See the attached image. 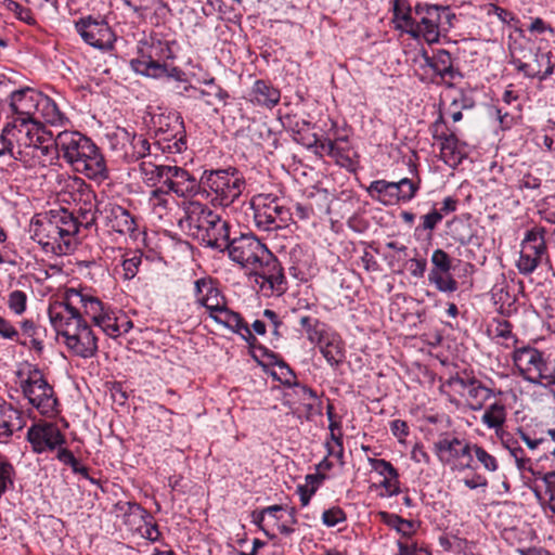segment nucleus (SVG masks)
Masks as SVG:
<instances>
[{
  "label": "nucleus",
  "instance_id": "obj_1",
  "mask_svg": "<svg viewBox=\"0 0 555 555\" xmlns=\"http://www.w3.org/2000/svg\"><path fill=\"white\" fill-rule=\"evenodd\" d=\"M57 156L64 159L76 172L89 179L104 180L107 167L104 156L93 141L78 131H62L50 142Z\"/></svg>",
  "mask_w": 555,
  "mask_h": 555
},
{
  "label": "nucleus",
  "instance_id": "obj_2",
  "mask_svg": "<svg viewBox=\"0 0 555 555\" xmlns=\"http://www.w3.org/2000/svg\"><path fill=\"white\" fill-rule=\"evenodd\" d=\"M30 233L46 251L67 255L74 250L78 222L75 215L67 209L50 210L33 218Z\"/></svg>",
  "mask_w": 555,
  "mask_h": 555
},
{
  "label": "nucleus",
  "instance_id": "obj_3",
  "mask_svg": "<svg viewBox=\"0 0 555 555\" xmlns=\"http://www.w3.org/2000/svg\"><path fill=\"white\" fill-rule=\"evenodd\" d=\"M184 219L189 233L202 245L224 251L230 241V223L207 205L198 201L183 203Z\"/></svg>",
  "mask_w": 555,
  "mask_h": 555
},
{
  "label": "nucleus",
  "instance_id": "obj_4",
  "mask_svg": "<svg viewBox=\"0 0 555 555\" xmlns=\"http://www.w3.org/2000/svg\"><path fill=\"white\" fill-rule=\"evenodd\" d=\"M455 18L448 5L417 2L414 5L413 25L408 34L414 39L423 38L427 43H436L441 34L453 27Z\"/></svg>",
  "mask_w": 555,
  "mask_h": 555
},
{
  "label": "nucleus",
  "instance_id": "obj_5",
  "mask_svg": "<svg viewBox=\"0 0 555 555\" xmlns=\"http://www.w3.org/2000/svg\"><path fill=\"white\" fill-rule=\"evenodd\" d=\"M201 184L211 195V202L222 207L232 205L246 189L243 173L235 167L205 170Z\"/></svg>",
  "mask_w": 555,
  "mask_h": 555
},
{
  "label": "nucleus",
  "instance_id": "obj_6",
  "mask_svg": "<svg viewBox=\"0 0 555 555\" xmlns=\"http://www.w3.org/2000/svg\"><path fill=\"white\" fill-rule=\"evenodd\" d=\"M12 152V158L20 160L24 149L35 147L41 150L43 155L50 154L52 133L47 131L41 122H29L13 118L2 128Z\"/></svg>",
  "mask_w": 555,
  "mask_h": 555
},
{
  "label": "nucleus",
  "instance_id": "obj_7",
  "mask_svg": "<svg viewBox=\"0 0 555 555\" xmlns=\"http://www.w3.org/2000/svg\"><path fill=\"white\" fill-rule=\"evenodd\" d=\"M17 376L22 378L20 387L29 404L43 416H54L57 398L41 370L36 365L27 364L25 369L17 371Z\"/></svg>",
  "mask_w": 555,
  "mask_h": 555
},
{
  "label": "nucleus",
  "instance_id": "obj_8",
  "mask_svg": "<svg viewBox=\"0 0 555 555\" xmlns=\"http://www.w3.org/2000/svg\"><path fill=\"white\" fill-rule=\"evenodd\" d=\"M154 145L164 153L178 154L186 149L185 129L182 117L176 112L152 116Z\"/></svg>",
  "mask_w": 555,
  "mask_h": 555
},
{
  "label": "nucleus",
  "instance_id": "obj_9",
  "mask_svg": "<svg viewBox=\"0 0 555 555\" xmlns=\"http://www.w3.org/2000/svg\"><path fill=\"white\" fill-rule=\"evenodd\" d=\"M250 206L254 211V222L260 231H276L289 225L293 214L281 201L272 194L253 196Z\"/></svg>",
  "mask_w": 555,
  "mask_h": 555
},
{
  "label": "nucleus",
  "instance_id": "obj_10",
  "mask_svg": "<svg viewBox=\"0 0 555 555\" xmlns=\"http://www.w3.org/2000/svg\"><path fill=\"white\" fill-rule=\"evenodd\" d=\"M515 367L526 382L547 388L555 385V375L547 374V362L539 349L531 346L515 348L512 354Z\"/></svg>",
  "mask_w": 555,
  "mask_h": 555
},
{
  "label": "nucleus",
  "instance_id": "obj_11",
  "mask_svg": "<svg viewBox=\"0 0 555 555\" xmlns=\"http://www.w3.org/2000/svg\"><path fill=\"white\" fill-rule=\"evenodd\" d=\"M75 30L90 47L101 51L114 48L115 33L103 16H82L75 22Z\"/></svg>",
  "mask_w": 555,
  "mask_h": 555
},
{
  "label": "nucleus",
  "instance_id": "obj_12",
  "mask_svg": "<svg viewBox=\"0 0 555 555\" xmlns=\"http://www.w3.org/2000/svg\"><path fill=\"white\" fill-rule=\"evenodd\" d=\"M225 250L232 261L250 272L260 258L267 257L269 249L255 235L241 234L237 237L230 238Z\"/></svg>",
  "mask_w": 555,
  "mask_h": 555
},
{
  "label": "nucleus",
  "instance_id": "obj_13",
  "mask_svg": "<svg viewBox=\"0 0 555 555\" xmlns=\"http://www.w3.org/2000/svg\"><path fill=\"white\" fill-rule=\"evenodd\" d=\"M544 229L533 228L527 231L521 242V249L516 267L520 274L529 275L540 266L547 253Z\"/></svg>",
  "mask_w": 555,
  "mask_h": 555
},
{
  "label": "nucleus",
  "instance_id": "obj_14",
  "mask_svg": "<svg viewBox=\"0 0 555 555\" xmlns=\"http://www.w3.org/2000/svg\"><path fill=\"white\" fill-rule=\"evenodd\" d=\"M472 446L456 437L444 436L434 443V452L443 465L464 469L470 467L473 461Z\"/></svg>",
  "mask_w": 555,
  "mask_h": 555
},
{
  "label": "nucleus",
  "instance_id": "obj_15",
  "mask_svg": "<svg viewBox=\"0 0 555 555\" xmlns=\"http://www.w3.org/2000/svg\"><path fill=\"white\" fill-rule=\"evenodd\" d=\"M430 132L435 140L440 141L441 159L452 168L459 166L466 156V144L461 143L455 132L447 127L441 113L431 125Z\"/></svg>",
  "mask_w": 555,
  "mask_h": 555
},
{
  "label": "nucleus",
  "instance_id": "obj_16",
  "mask_svg": "<svg viewBox=\"0 0 555 555\" xmlns=\"http://www.w3.org/2000/svg\"><path fill=\"white\" fill-rule=\"evenodd\" d=\"M27 441L35 453L54 451L66 443L65 436L55 423L40 421L34 423L27 430Z\"/></svg>",
  "mask_w": 555,
  "mask_h": 555
},
{
  "label": "nucleus",
  "instance_id": "obj_17",
  "mask_svg": "<svg viewBox=\"0 0 555 555\" xmlns=\"http://www.w3.org/2000/svg\"><path fill=\"white\" fill-rule=\"evenodd\" d=\"M68 186L72 189V198L78 206V216H75V220L78 222V228L80 225H83L85 228L92 227L96 221L95 193L91 190L90 185L78 178H76Z\"/></svg>",
  "mask_w": 555,
  "mask_h": 555
},
{
  "label": "nucleus",
  "instance_id": "obj_18",
  "mask_svg": "<svg viewBox=\"0 0 555 555\" xmlns=\"http://www.w3.org/2000/svg\"><path fill=\"white\" fill-rule=\"evenodd\" d=\"M48 317L52 327L62 337L68 335V332L83 321L79 309L75 305H69V300L66 298V291L64 292L63 300L50 302Z\"/></svg>",
  "mask_w": 555,
  "mask_h": 555
},
{
  "label": "nucleus",
  "instance_id": "obj_19",
  "mask_svg": "<svg viewBox=\"0 0 555 555\" xmlns=\"http://www.w3.org/2000/svg\"><path fill=\"white\" fill-rule=\"evenodd\" d=\"M430 261L433 268L428 273V282L434 284L435 287L446 294L454 293L459 288V283L450 274L452 269L451 257L440 248L433 251Z\"/></svg>",
  "mask_w": 555,
  "mask_h": 555
},
{
  "label": "nucleus",
  "instance_id": "obj_20",
  "mask_svg": "<svg viewBox=\"0 0 555 555\" xmlns=\"http://www.w3.org/2000/svg\"><path fill=\"white\" fill-rule=\"evenodd\" d=\"M552 56L551 51L537 49L530 51L529 54H525L522 59L513 60V64L526 77L544 80L554 72L555 63L552 61Z\"/></svg>",
  "mask_w": 555,
  "mask_h": 555
},
{
  "label": "nucleus",
  "instance_id": "obj_21",
  "mask_svg": "<svg viewBox=\"0 0 555 555\" xmlns=\"http://www.w3.org/2000/svg\"><path fill=\"white\" fill-rule=\"evenodd\" d=\"M40 91L33 88H23L9 95V106L15 119L29 122H40L37 116Z\"/></svg>",
  "mask_w": 555,
  "mask_h": 555
},
{
  "label": "nucleus",
  "instance_id": "obj_22",
  "mask_svg": "<svg viewBox=\"0 0 555 555\" xmlns=\"http://www.w3.org/2000/svg\"><path fill=\"white\" fill-rule=\"evenodd\" d=\"M67 349L75 356L88 359L98 351V338L83 320L64 337Z\"/></svg>",
  "mask_w": 555,
  "mask_h": 555
},
{
  "label": "nucleus",
  "instance_id": "obj_23",
  "mask_svg": "<svg viewBox=\"0 0 555 555\" xmlns=\"http://www.w3.org/2000/svg\"><path fill=\"white\" fill-rule=\"evenodd\" d=\"M255 275L256 282L263 288L267 284L271 291L283 292L284 274L276 257L270 251H267V257L260 258L259 262L249 272Z\"/></svg>",
  "mask_w": 555,
  "mask_h": 555
},
{
  "label": "nucleus",
  "instance_id": "obj_24",
  "mask_svg": "<svg viewBox=\"0 0 555 555\" xmlns=\"http://www.w3.org/2000/svg\"><path fill=\"white\" fill-rule=\"evenodd\" d=\"M201 185V181L197 182L188 170L181 167L169 166L166 170L164 189L166 188L169 193L186 197L196 194Z\"/></svg>",
  "mask_w": 555,
  "mask_h": 555
},
{
  "label": "nucleus",
  "instance_id": "obj_25",
  "mask_svg": "<svg viewBox=\"0 0 555 555\" xmlns=\"http://www.w3.org/2000/svg\"><path fill=\"white\" fill-rule=\"evenodd\" d=\"M195 302L204 307L209 317L227 304L225 297L211 279L202 278L194 283Z\"/></svg>",
  "mask_w": 555,
  "mask_h": 555
},
{
  "label": "nucleus",
  "instance_id": "obj_26",
  "mask_svg": "<svg viewBox=\"0 0 555 555\" xmlns=\"http://www.w3.org/2000/svg\"><path fill=\"white\" fill-rule=\"evenodd\" d=\"M367 192L372 198L378 201L383 205L389 206L395 205L399 202L408 203L411 201L413 191L403 193L400 191V186L396 182H389L386 180H374L367 188Z\"/></svg>",
  "mask_w": 555,
  "mask_h": 555
},
{
  "label": "nucleus",
  "instance_id": "obj_27",
  "mask_svg": "<svg viewBox=\"0 0 555 555\" xmlns=\"http://www.w3.org/2000/svg\"><path fill=\"white\" fill-rule=\"evenodd\" d=\"M25 426L22 412L7 401H0V443H8L11 437Z\"/></svg>",
  "mask_w": 555,
  "mask_h": 555
},
{
  "label": "nucleus",
  "instance_id": "obj_28",
  "mask_svg": "<svg viewBox=\"0 0 555 555\" xmlns=\"http://www.w3.org/2000/svg\"><path fill=\"white\" fill-rule=\"evenodd\" d=\"M66 298L69 300V305L81 306L85 313L89 315L95 323L96 319H100L104 313L102 301L93 296L86 288H66Z\"/></svg>",
  "mask_w": 555,
  "mask_h": 555
},
{
  "label": "nucleus",
  "instance_id": "obj_29",
  "mask_svg": "<svg viewBox=\"0 0 555 555\" xmlns=\"http://www.w3.org/2000/svg\"><path fill=\"white\" fill-rule=\"evenodd\" d=\"M216 323L231 330L232 332L240 334L244 340L250 343L255 340L248 324L244 321L242 315L228 308L227 304L216 311L210 317Z\"/></svg>",
  "mask_w": 555,
  "mask_h": 555
},
{
  "label": "nucleus",
  "instance_id": "obj_30",
  "mask_svg": "<svg viewBox=\"0 0 555 555\" xmlns=\"http://www.w3.org/2000/svg\"><path fill=\"white\" fill-rule=\"evenodd\" d=\"M425 63L441 79L454 80L460 73L453 66V60L449 51L438 49L433 56L425 55Z\"/></svg>",
  "mask_w": 555,
  "mask_h": 555
},
{
  "label": "nucleus",
  "instance_id": "obj_31",
  "mask_svg": "<svg viewBox=\"0 0 555 555\" xmlns=\"http://www.w3.org/2000/svg\"><path fill=\"white\" fill-rule=\"evenodd\" d=\"M249 96L253 104L272 108L280 102L281 92L270 82L259 79L255 81Z\"/></svg>",
  "mask_w": 555,
  "mask_h": 555
},
{
  "label": "nucleus",
  "instance_id": "obj_32",
  "mask_svg": "<svg viewBox=\"0 0 555 555\" xmlns=\"http://www.w3.org/2000/svg\"><path fill=\"white\" fill-rule=\"evenodd\" d=\"M107 224L120 234H132L137 230V222L131 214L119 205H109L106 210Z\"/></svg>",
  "mask_w": 555,
  "mask_h": 555
},
{
  "label": "nucleus",
  "instance_id": "obj_33",
  "mask_svg": "<svg viewBox=\"0 0 555 555\" xmlns=\"http://www.w3.org/2000/svg\"><path fill=\"white\" fill-rule=\"evenodd\" d=\"M320 351L331 366H338L344 362L345 348L341 338L334 333H327L323 344H318Z\"/></svg>",
  "mask_w": 555,
  "mask_h": 555
},
{
  "label": "nucleus",
  "instance_id": "obj_34",
  "mask_svg": "<svg viewBox=\"0 0 555 555\" xmlns=\"http://www.w3.org/2000/svg\"><path fill=\"white\" fill-rule=\"evenodd\" d=\"M538 480L541 483L534 486L537 498L555 514V470L542 474Z\"/></svg>",
  "mask_w": 555,
  "mask_h": 555
},
{
  "label": "nucleus",
  "instance_id": "obj_35",
  "mask_svg": "<svg viewBox=\"0 0 555 555\" xmlns=\"http://www.w3.org/2000/svg\"><path fill=\"white\" fill-rule=\"evenodd\" d=\"M131 67L135 73L147 77L159 78L169 76L168 66L157 60H154L152 55L132 60Z\"/></svg>",
  "mask_w": 555,
  "mask_h": 555
},
{
  "label": "nucleus",
  "instance_id": "obj_36",
  "mask_svg": "<svg viewBox=\"0 0 555 555\" xmlns=\"http://www.w3.org/2000/svg\"><path fill=\"white\" fill-rule=\"evenodd\" d=\"M168 165H156L150 159L142 160L139 164V172L142 181L149 186H156L160 184L164 188L166 170Z\"/></svg>",
  "mask_w": 555,
  "mask_h": 555
},
{
  "label": "nucleus",
  "instance_id": "obj_37",
  "mask_svg": "<svg viewBox=\"0 0 555 555\" xmlns=\"http://www.w3.org/2000/svg\"><path fill=\"white\" fill-rule=\"evenodd\" d=\"M465 396L469 401L470 409L478 411L481 410L485 403L493 396V390L486 387L477 378H474V380L468 384V390Z\"/></svg>",
  "mask_w": 555,
  "mask_h": 555
},
{
  "label": "nucleus",
  "instance_id": "obj_38",
  "mask_svg": "<svg viewBox=\"0 0 555 555\" xmlns=\"http://www.w3.org/2000/svg\"><path fill=\"white\" fill-rule=\"evenodd\" d=\"M299 324L306 331L307 338L310 343L323 344L328 333L325 323L309 315H301L299 318Z\"/></svg>",
  "mask_w": 555,
  "mask_h": 555
},
{
  "label": "nucleus",
  "instance_id": "obj_39",
  "mask_svg": "<svg viewBox=\"0 0 555 555\" xmlns=\"http://www.w3.org/2000/svg\"><path fill=\"white\" fill-rule=\"evenodd\" d=\"M38 118L42 119L44 122L51 125L61 124L64 116L59 109L56 103L49 98L48 95L40 93L39 102H38Z\"/></svg>",
  "mask_w": 555,
  "mask_h": 555
},
{
  "label": "nucleus",
  "instance_id": "obj_40",
  "mask_svg": "<svg viewBox=\"0 0 555 555\" xmlns=\"http://www.w3.org/2000/svg\"><path fill=\"white\" fill-rule=\"evenodd\" d=\"M151 144L143 135L133 134L129 147L125 151V158L128 163L146 160L151 156Z\"/></svg>",
  "mask_w": 555,
  "mask_h": 555
},
{
  "label": "nucleus",
  "instance_id": "obj_41",
  "mask_svg": "<svg viewBox=\"0 0 555 555\" xmlns=\"http://www.w3.org/2000/svg\"><path fill=\"white\" fill-rule=\"evenodd\" d=\"M169 192L163 186L156 188L151 192L149 197V205L152 209V212L157 216L159 219H163L168 215L171 209L172 202L169 198Z\"/></svg>",
  "mask_w": 555,
  "mask_h": 555
},
{
  "label": "nucleus",
  "instance_id": "obj_42",
  "mask_svg": "<svg viewBox=\"0 0 555 555\" xmlns=\"http://www.w3.org/2000/svg\"><path fill=\"white\" fill-rule=\"evenodd\" d=\"M506 421L505 405L501 402L490 404L481 416V422L490 429L498 431Z\"/></svg>",
  "mask_w": 555,
  "mask_h": 555
},
{
  "label": "nucleus",
  "instance_id": "obj_43",
  "mask_svg": "<svg viewBox=\"0 0 555 555\" xmlns=\"http://www.w3.org/2000/svg\"><path fill=\"white\" fill-rule=\"evenodd\" d=\"M393 17L398 22V28L406 34L413 25L414 8L411 7L409 0H393Z\"/></svg>",
  "mask_w": 555,
  "mask_h": 555
},
{
  "label": "nucleus",
  "instance_id": "obj_44",
  "mask_svg": "<svg viewBox=\"0 0 555 555\" xmlns=\"http://www.w3.org/2000/svg\"><path fill=\"white\" fill-rule=\"evenodd\" d=\"M379 518L380 520L390 527L391 529H395L398 533H400L402 537H411L414 532V524L411 520L403 519L400 516L396 514H390L387 512H379Z\"/></svg>",
  "mask_w": 555,
  "mask_h": 555
},
{
  "label": "nucleus",
  "instance_id": "obj_45",
  "mask_svg": "<svg viewBox=\"0 0 555 555\" xmlns=\"http://www.w3.org/2000/svg\"><path fill=\"white\" fill-rule=\"evenodd\" d=\"M129 513L132 515H138L140 518L144 520L145 531L142 533L143 537L151 541H156L159 537V530L156 524H152V516L147 513L146 509L141 507L137 503L129 504Z\"/></svg>",
  "mask_w": 555,
  "mask_h": 555
},
{
  "label": "nucleus",
  "instance_id": "obj_46",
  "mask_svg": "<svg viewBox=\"0 0 555 555\" xmlns=\"http://www.w3.org/2000/svg\"><path fill=\"white\" fill-rule=\"evenodd\" d=\"M142 254L138 250L128 251L122 256L121 270L124 280H132L139 272Z\"/></svg>",
  "mask_w": 555,
  "mask_h": 555
},
{
  "label": "nucleus",
  "instance_id": "obj_47",
  "mask_svg": "<svg viewBox=\"0 0 555 555\" xmlns=\"http://www.w3.org/2000/svg\"><path fill=\"white\" fill-rule=\"evenodd\" d=\"M15 469L11 463L0 460V499L2 495L13 488Z\"/></svg>",
  "mask_w": 555,
  "mask_h": 555
},
{
  "label": "nucleus",
  "instance_id": "obj_48",
  "mask_svg": "<svg viewBox=\"0 0 555 555\" xmlns=\"http://www.w3.org/2000/svg\"><path fill=\"white\" fill-rule=\"evenodd\" d=\"M503 446L509 451L511 455L515 459L516 465L519 469L526 468L529 459L525 456L524 449L513 438H502Z\"/></svg>",
  "mask_w": 555,
  "mask_h": 555
},
{
  "label": "nucleus",
  "instance_id": "obj_49",
  "mask_svg": "<svg viewBox=\"0 0 555 555\" xmlns=\"http://www.w3.org/2000/svg\"><path fill=\"white\" fill-rule=\"evenodd\" d=\"M472 453L475 454L477 461L482 465V467L488 472H495L499 467L496 459L488 453L482 447L478 444L472 446Z\"/></svg>",
  "mask_w": 555,
  "mask_h": 555
},
{
  "label": "nucleus",
  "instance_id": "obj_50",
  "mask_svg": "<svg viewBox=\"0 0 555 555\" xmlns=\"http://www.w3.org/2000/svg\"><path fill=\"white\" fill-rule=\"evenodd\" d=\"M8 307L16 315H21L27 308V295L23 291H13L8 296Z\"/></svg>",
  "mask_w": 555,
  "mask_h": 555
},
{
  "label": "nucleus",
  "instance_id": "obj_51",
  "mask_svg": "<svg viewBox=\"0 0 555 555\" xmlns=\"http://www.w3.org/2000/svg\"><path fill=\"white\" fill-rule=\"evenodd\" d=\"M94 324L111 337H117L121 333L120 326L117 323L116 319L105 312L101 315L100 319H96V322Z\"/></svg>",
  "mask_w": 555,
  "mask_h": 555
},
{
  "label": "nucleus",
  "instance_id": "obj_52",
  "mask_svg": "<svg viewBox=\"0 0 555 555\" xmlns=\"http://www.w3.org/2000/svg\"><path fill=\"white\" fill-rule=\"evenodd\" d=\"M336 145L334 147V153L331 154V157L335 159L336 164L341 167L349 168L353 165V160L350 156V151L346 146H341L340 143H347L345 139L336 140Z\"/></svg>",
  "mask_w": 555,
  "mask_h": 555
},
{
  "label": "nucleus",
  "instance_id": "obj_53",
  "mask_svg": "<svg viewBox=\"0 0 555 555\" xmlns=\"http://www.w3.org/2000/svg\"><path fill=\"white\" fill-rule=\"evenodd\" d=\"M4 7L8 11L14 13L16 18H18L22 22H25L29 25L35 23V18L33 16V13L29 9L24 8L22 4H20L17 1L14 0H5Z\"/></svg>",
  "mask_w": 555,
  "mask_h": 555
},
{
  "label": "nucleus",
  "instance_id": "obj_54",
  "mask_svg": "<svg viewBox=\"0 0 555 555\" xmlns=\"http://www.w3.org/2000/svg\"><path fill=\"white\" fill-rule=\"evenodd\" d=\"M369 463L373 470L378 473L384 478L392 476V479L399 477L397 468L384 459H369Z\"/></svg>",
  "mask_w": 555,
  "mask_h": 555
},
{
  "label": "nucleus",
  "instance_id": "obj_55",
  "mask_svg": "<svg viewBox=\"0 0 555 555\" xmlns=\"http://www.w3.org/2000/svg\"><path fill=\"white\" fill-rule=\"evenodd\" d=\"M345 520L346 514L338 506L325 509L322 514V521L326 527H334L340 522H344Z\"/></svg>",
  "mask_w": 555,
  "mask_h": 555
},
{
  "label": "nucleus",
  "instance_id": "obj_56",
  "mask_svg": "<svg viewBox=\"0 0 555 555\" xmlns=\"http://www.w3.org/2000/svg\"><path fill=\"white\" fill-rule=\"evenodd\" d=\"M442 220V212L437 209H433L430 212L422 217V223L420 228L424 231H433L438 223Z\"/></svg>",
  "mask_w": 555,
  "mask_h": 555
},
{
  "label": "nucleus",
  "instance_id": "obj_57",
  "mask_svg": "<svg viewBox=\"0 0 555 555\" xmlns=\"http://www.w3.org/2000/svg\"><path fill=\"white\" fill-rule=\"evenodd\" d=\"M18 331L14 325L0 315V337L8 340L18 341Z\"/></svg>",
  "mask_w": 555,
  "mask_h": 555
},
{
  "label": "nucleus",
  "instance_id": "obj_58",
  "mask_svg": "<svg viewBox=\"0 0 555 555\" xmlns=\"http://www.w3.org/2000/svg\"><path fill=\"white\" fill-rule=\"evenodd\" d=\"M475 377H463L460 375L450 377L448 384L461 396H465L468 390V384L474 380Z\"/></svg>",
  "mask_w": 555,
  "mask_h": 555
},
{
  "label": "nucleus",
  "instance_id": "obj_59",
  "mask_svg": "<svg viewBox=\"0 0 555 555\" xmlns=\"http://www.w3.org/2000/svg\"><path fill=\"white\" fill-rule=\"evenodd\" d=\"M426 268L427 261L424 258H412L410 260L409 271L413 278H423L426 272Z\"/></svg>",
  "mask_w": 555,
  "mask_h": 555
},
{
  "label": "nucleus",
  "instance_id": "obj_60",
  "mask_svg": "<svg viewBox=\"0 0 555 555\" xmlns=\"http://www.w3.org/2000/svg\"><path fill=\"white\" fill-rule=\"evenodd\" d=\"M390 430H391L392 435L396 438H398L399 442H403L404 438L409 434V426H408L406 422H404L402 420H393L390 423Z\"/></svg>",
  "mask_w": 555,
  "mask_h": 555
},
{
  "label": "nucleus",
  "instance_id": "obj_61",
  "mask_svg": "<svg viewBox=\"0 0 555 555\" xmlns=\"http://www.w3.org/2000/svg\"><path fill=\"white\" fill-rule=\"evenodd\" d=\"M411 459L413 462L423 465L430 464V456L421 443H416L411 451Z\"/></svg>",
  "mask_w": 555,
  "mask_h": 555
},
{
  "label": "nucleus",
  "instance_id": "obj_62",
  "mask_svg": "<svg viewBox=\"0 0 555 555\" xmlns=\"http://www.w3.org/2000/svg\"><path fill=\"white\" fill-rule=\"evenodd\" d=\"M284 511L285 509L282 505H271L263 508V514L267 515L269 525L276 526L279 520L282 518V513Z\"/></svg>",
  "mask_w": 555,
  "mask_h": 555
},
{
  "label": "nucleus",
  "instance_id": "obj_63",
  "mask_svg": "<svg viewBox=\"0 0 555 555\" xmlns=\"http://www.w3.org/2000/svg\"><path fill=\"white\" fill-rule=\"evenodd\" d=\"M399 553L397 555H431L426 548H417L416 544L398 542Z\"/></svg>",
  "mask_w": 555,
  "mask_h": 555
},
{
  "label": "nucleus",
  "instance_id": "obj_64",
  "mask_svg": "<svg viewBox=\"0 0 555 555\" xmlns=\"http://www.w3.org/2000/svg\"><path fill=\"white\" fill-rule=\"evenodd\" d=\"M527 28L531 34L539 35L544 34L547 30L551 33L553 31L552 27L540 17L532 18Z\"/></svg>",
  "mask_w": 555,
  "mask_h": 555
}]
</instances>
